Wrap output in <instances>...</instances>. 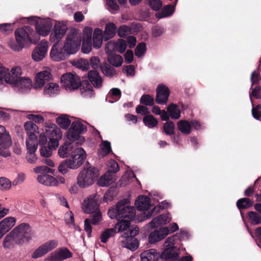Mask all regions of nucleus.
I'll list each match as a JSON object with an SVG mask.
<instances>
[{"mask_svg": "<svg viewBox=\"0 0 261 261\" xmlns=\"http://www.w3.org/2000/svg\"><path fill=\"white\" fill-rule=\"evenodd\" d=\"M37 181L47 186H55L58 184V180L55 177L46 174L38 175Z\"/></svg>", "mask_w": 261, "mask_h": 261, "instance_id": "nucleus-31", "label": "nucleus"}, {"mask_svg": "<svg viewBox=\"0 0 261 261\" xmlns=\"http://www.w3.org/2000/svg\"><path fill=\"white\" fill-rule=\"evenodd\" d=\"M155 102L159 105L167 104L170 95L169 89L164 84H160L156 89Z\"/></svg>", "mask_w": 261, "mask_h": 261, "instance_id": "nucleus-14", "label": "nucleus"}, {"mask_svg": "<svg viewBox=\"0 0 261 261\" xmlns=\"http://www.w3.org/2000/svg\"><path fill=\"white\" fill-rule=\"evenodd\" d=\"M118 211L117 203L115 207H112L108 211V215L111 219L115 218L117 219V220H120V216Z\"/></svg>", "mask_w": 261, "mask_h": 261, "instance_id": "nucleus-59", "label": "nucleus"}, {"mask_svg": "<svg viewBox=\"0 0 261 261\" xmlns=\"http://www.w3.org/2000/svg\"><path fill=\"white\" fill-rule=\"evenodd\" d=\"M121 237L125 239L122 241L124 247L131 250H135L138 248L139 242L137 238L129 236L127 232L121 234Z\"/></svg>", "mask_w": 261, "mask_h": 261, "instance_id": "nucleus-24", "label": "nucleus"}, {"mask_svg": "<svg viewBox=\"0 0 261 261\" xmlns=\"http://www.w3.org/2000/svg\"><path fill=\"white\" fill-rule=\"evenodd\" d=\"M131 28L126 25H121L117 30L118 35L121 38H125L131 33Z\"/></svg>", "mask_w": 261, "mask_h": 261, "instance_id": "nucleus-50", "label": "nucleus"}, {"mask_svg": "<svg viewBox=\"0 0 261 261\" xmlns=\"http://www.w3.org/2000/svg\"><path fill=\"white\" fill-rule=\"evenodd\" d=\"M24 127L28 136V141L30 142H38V136L39 135L38 127L31 121L26 122L24 124Z\"/></svg>", "mask_w": 261, "mask_h": 261, "instance_id": "nucleus-16", "label": "nucleus"}, {"mask_svg": "<svg viewBox=\"0 0 261 261\" xmlns=\"http://www.w3.org/2000/svg\"><path fill=\"white\" fill-rule=\"evenodd\" d=\"M140 102L145 106H152L154 105V98L149 94H143L140 98Z\"/></svg>", "mask_w": 261, "mask_h": 261, "instance_id": "nucleus-53", "label": "nucleus"}, {"mask_svg": "<svg viewBox=\"0 0 261 261\" xmlns=\"http://www.w3.org/2000/svg\"><path fill=\"white\" fill-rule=\"evenodd\" d=\"M72 146L71 143L65 142L63 145L60 147L58 150V154L62 158L67 156L71 153Z\"/></svg>", "mask_w": 261, "mask_h": 261, "instance_id": "nucleus-40", "label": "nucleus"}, {"mask_svg": "<svg viewBox=\"0 0 261 261\" xmlns=\"http://www.w3.org/2000/svg\"><path fill=\"white\" fill-rule=\"evenodd\" d=\"M252 204V201L247 198H241L237 203V206L239 209L247 208Z\"/></svg>", "mask_w": 261, "mask_h": 261, "instance_id": "nucleus-48", "label": "nucleus"}, {"mask_svg": "<svg viewBox=\"0 0 261 261\" xmlns=\"http://www.w3.org/2000/svg\"><path fill=\"white\" fill-rule=\"evenodd\" d=\"M56 123L63 129H66L71 124L70 120L65 115L58 117L56 119Z\"/></svg>", "mask_w": 261, "mask_h": 261, "instance_id": "nucleus-42", "label": "nucleus"}, {"mask_svg": "<svg viewBox=\"0 0 261 261\" xmlns=\"http://www.w3.org/2000/svg\"><path fill=\"white\" fill-rule=\"evenodd\" d=\"M175 7L172 5L165 6L161 12L158 14L157 17L159 18L171 16L174 12Z\"/></svg>", "mask_w": 261, "mask_h": 261, "instance_id": "nucleus-39", "label": "nucleus"}, {"mask_svg": "<svg viewBox=\"0 0 261 261\" xmlns=\"http://www.w3.org/2000/svg\"><path fill=\"white\" fill-rule=\"evenodd\" d=\"M131 220L121 219L120 220H117L118 222L117 223V225L118 226V232H124L123 234L125 232L128 233L127 231L130 226Z\"/></svg>", "mask_w": 261, "mask_h": 261, "instance_id": "nucleus-38", "label": "nucleus"}, {"mask_svg": "<svg viewBox=\"0 0 261 261\" xmlns=\"http://www.w3.org/2000/svg\"><path fill=\"white\" fill-rule=\"evenodd\" d=\"M31 83L32 81L30 79L20 76L14 86L19 87L21 89H28L31 86Z\"/></svg>", "mask_w": 261, "mask_h": 261, "instance_id": "nucleus-45", "label": "nucleus"}, {"mask_svg": "<svg viewBox=\"0 0 261 261\" xmlns=\"http://www.w3.org/2000/svg\"><path fill=\"white\" fill-rule=\"evenodd\" d=\"M68 169H72V167L69 165V162L67 159L62 162L58 167L59 171L62 174L67 173L68 171Z\"/></svg>", "mask_w": 261, "mask_h": 261, "instance_id": "nucleus-56", "label": "nucleus"}, {"mask_svg": "<svg viewBox=\"0 0 261 261\" xmlns=\"http://www.w3.org/2000/svg\"><path fill=\"white\" fill-rule=\"evenodd\" d=\"M178 129L182 134L188 135L191 133V125L187 120H181L177 123Z\"/></svg>", "mask_w": 261, "mask_h": 261, "instance_id": "nucleus-36", "label": "nucleus"}, {"mask_svg": "<svg viewBox=\"0 0 261 261\" xmlns=\"http://www.w3.org/2000/svg\"><path fill=\"white\" fill-rule=\"evenodd\" d=\"M112 151L111 143L108 141H102L100 154L102 157L108 155Z\"/></svg>", "mask_w": 261, "mask_h": 261, "instance_id": "nucleus-54", "label": "nucleus"}, {"mask_svg": "<svg viewBox=\"0 0 261 261\" xmlns=\"http://www.w3.org/2000/svg\"><path fill=\"white\" fill-rule=\"evenodd\" d=\"M167 110L172 119H178L180 118V111L176 105L170 103Z\"/></svg>", "mask_w": 261, "mask_h": 261, "instance_id": "nucleus-37", "label": "nucleus"}, {"mask_svg": "<svg viewBox=\"0 0 261 261\" xmlns=\"http://www.w3.org/2000/svg\"><path fill=\"white\" fill-rule=\"evenodd\" d=\"M61 83L66 89L76 90L82 86L85 92L93 91V87L88 81H81L80 77L75 73L68 72L63 74L61 77Z\"/></svg>", "mask_w": 261, "mask_h": 261, "instance_id": "nucleus-3", "label": "nucleus"}, {"mask_svg": "<svg viewBox=\"0 0 261 261\" xmlns=\"http://www.w3.org/2000/svg\"><path fill=\"white\" fill-rule=\"evenodd\" d=\"M117 32V27L113 22H109L106 24L103 34V38L105 41L113 38Z\"/></svg>", "mask_w": 261, "mask_h": 261, "instance_id": "nucleus-33", "label": "nucleus"}, {"mask_svg": "<svg viewBox=\"0 0 261 261\" xmlns=\"http://www.w3.org/2000/svg\"><path fill=\"white\" fill-rule=\"evenodd\" d=\"M128 200L123 199L118 202V208L120 219H133L135 218L136 210L134 207L126 205Z\"/></svg>", "mask_w": 261, "mask_h": 261, "instance_id": "nucleus-9", "label": "nucleus"}, {"mask_svg": "<svg viewBox=\"0 0 261 261\" xmlns=\"http://www.w3.org/2000/svg\"><path fill=\"white\" fill-rule=\"evenodd\" d=\"M77 67L83 70H88L89 69V62L86 59H80L77 62Z\"/></svg>", "mask_w": 261, "mask_h": 261, "instance_id": "nucleus-62", "label": "nucleus"}, {"mask_svg": "<svg viewBox=\"0 0 261 261\" xmlns=\"http://www.w3.org/2000/svg\"><path fill=\"white\" fill-rule=\"evenodd\" d=\"M72 256V253L67 248H60L50 256L51 261H62Z\"/></svg>", "mask_w": 261, "mask_h": 261, "instance_id": "nucleus-23", "label": "nucleus"}, {"mask_svg": "<svg viewBox=\"0 0 261 261\" xmlns=\"http://www.w3.org/2000/svg\"><path fill=\"white\" fill-rule=\"evenodd\" d=\"M12 144L10 134L6 130V128L0 125V147L4 149L8 148Z\"/></svg>", "mask_w": 261, "mask_h": 261, "instance_id": "nucleus-25", "label": "nucleus"}, {"mask_svg": "<svg viewBox=\"0 0 261 261\" xmlns=\"http://www.w3.org/2000/svg\"><path fill=\"white\" fill-rule=\"evenodd\" d=\"M26 146L27 149L26 159L29 163L35 164L37 160L35 152L38 148V142H30L27 140Z\"/></svg>", "mask_w": 261, "mask_h": 261, "instance_id": "nucleus-19", "label": "nucleus"}, {"mask_svg": "<svg viewBox=\"0 0 261 261\" xmlns=\"http://www.w3.org/2000/svg\"><path fill=\"white\" fill-rule=\"evenodd\" d=\"M15 222V219L11 217L3 219L0 222V234L3 236L14 225Z\"/></svg>", "mask_w": 261, "mask_h": 261, "instance_id": "nucleus-30", "label": "nucleus"}, {"mask_svg": "<svg viewBox=\"0 0 261 261\" xmlns=\"http://www.w3.org/2000/svg\"><path fill=\"white\" fill-rule=\"evenodd\" d=\"M70 154V156L67 160L72 169H76L81 166L86 158V152L81 147L75 148Z\"/></svg>", "mask_w": 261, "mask_h": 261, "instance_id": "nucleus-8", "label": "nucleus"}, {"mask_svg": "<svg viewBox=\"0 0 261 261\" xmlns=\"http://www.w3.org/2000/svg\"><path fill=\"white\" fill-rule=\"evenodd\" d=\"M34 171L36 173H51L54 174V170L51 169L46 166H38L34 169Z\"/></svg>", "mask_w": 261, "mask_h": 261, "instance_id": "nucleus-61", "label": "nucleus"}, {"mask_svg": "<svg viewBox=\"0 0 261 261\" xmlns=\"http://www.w3.org/2000/svg\"><path fill=\"white\" fill-rule=\"evenodd\" d=\"M89 62V66L94 69V70H96L98 68H101V63L99 58L98 57H92Z\"/></svg>", "mask_w": 261, "mask_h": 261, "instance_id": "nucleus-58", "label": "nucleus"}, {"mask_svg": "<svg viewBox=\"0 0 261 261\" xmlns=\"http://www.w3.org/2000/svg\"><path fill=\"white\" fill-rule=\"evenodd\" d=\"M91 46V38H84L82 46V51L85 54L89 53L92 49Z\"/></svg>", "mask_w": 261, "mask_h": 261, "instance_id": "nucleus-57", "label": "nucleus"}, {"mask_svg": "<svg viewBox=\"0 0 261 261\" xmlns=\"http://www.w3.org/2000/svg\"><path fill=\"white\" fill-rule=\"evenodd\" d=\"M103 39L102 31L99 28H96L94 31L93 36V47L96 48H99Z\"/></svg>", "mask_w": 261, "mask_h": 261, "instance_id": "nucleus-34", "label": "nucleus"}, {"mask_svg": "<svg viewBox=\"0 0 261 261\" xmlns=\"http://www.w3.org/2000/svg\"><path fill=\"white\" fill-rule=\"evenodd\" d=\"M175 129V126L173 122L171 121H168L164 124L163 131L167 135H174Z\"/></svg>", "mask_w": 261, "mask_h": 261, "instance_id": "nucleus-44", "label": "nucleus"}, {"mask_svg": "<svg viewBox=\"0 0 261 261\" xmlns=\"http://www.w3.org/2000/svg\"><path fill=\"white\" fill-rule=\"evenodd\" d=\"M59 90V86L57 84L49 83L44 87V94L54 95L57 94Z\"/></svg>", "mask_w": 261, "mask_h": 261, "instance_id": "nucleus-41", "label": "nucleus"}, {"mask_svg": "<svg viewBox=\"0 0 261 261\" xmlns=\"http://www.w3.org/2000/svg\"><path fill=\"white\" fill-rule=\"evenodd\" d=\"M171 221V218L168 216V214H163L159 215L156 218H154L149 223V225L151 227L154 228L157 227L160 225H165L170 222Z\"/></svg>", "mask_w": 261, "mask_h": 261, "instance_id": "nucleus-32", "label": "nucleus"}, {"mask_svg": "<svg viewBox=\"0 0 261 261\" xmlns=\"http://www.w3.org/2000/svg\"><path fill=\"white\" fill-rule=\"evenodd\" d=\"M248 216L252 224L257 225L261 223V217L256 212H250L248 214Z\"/></svg>", "mask_w": 261, "mask_h": 261, "instance_id": "nucleus-55", "label": "nucleus"}, {"mask_svg": "<svg viewBox=\"0 0 261 261\" xmlns=\"http://www.w3.org/2000/svg\"><path fill=\"white\" fill-rule=\"evenodd\" d=\"M70 55L68 51L63 47H59L58 43H55L50 50V56L56 61L65 60Z\"/></svg>", "mask_w": 261, "mask_h": 261, "instance_id": "nucleus-15", "label": "nucleus"}, {"mask_svg": "<svg viewBox=\"0 0 261 261\" xmlns=\"http://www.w3.org/2000/svg\"><path fill=\"white\" fill-rule=\"evenodd\" d=\"M102 220L101 213L99 212L91 214L88 218L84 221V229L87 233L88 237H90L92 227L91 224L96 225Z\"/></svg>", "mask_w": 261, "mask_h": 261, "instance_id": "nucleus-17", "label": "nucleus"}, {"mask_svg": "<svg viewBox=\"0 0 261 261\" xmlns=\"http://www.w3.org/2000/svg\"><path fill=\"white\" fill-rule=\"evenodd\" d=\"M116 51L120 54L124 53L127 48L126 41L123 39H119L116 41Z\"/></svg>", "mask_w": 261, "mask_h": 261, "instance_id": "nucleus-49", "label": "nucleus"}, {"mask_svg": "<svg viewBox=\"0 0 261 261\" xmlns=\"http://www.w3.org/2000/svg\"><path fill=\"white\" fill-rule=\"evenodd\" d=\"M58 245L57 240H50L40 246L32 254V257L37 258L40 257L54 248H56Z\"/></svg>", "mask_w": 261, "mask_h": 261, "instance_id": "nucleus-10", "label": "nucleus"}, {"mask_svg": "<svg viewBox=\"0 0 261 261\" xmlns=\"http://www.w3.org/2000/svg\"><path fill=\"white\" fill-rule=\"evenodd\" d=\"M21 74V69L19 67L13 68L11 72H8L5 79V82L15 86Z\"/></svg>", "mask_w": 261, "mask_h": 261, "instance_id": "nucleus-26", "label": "nucleus"}, {"mask_svg": "<svg viewBox=\"0 0 261 261\" xmlns=\"http://www.w3.org/2000/svg\"><path fill=\"white\" fill-rule=\"evenodd\" d=\"M88 78L89 83L96 88H99L101 87L102 80L100 76L99 73L97 70H91L88 73Z\"/></svg>", "mask_w": 261, "mask_h": 261, "instance_id": "nucleus-27", "label": "nucleus"}, {"mask_svg": "<svg viewBox=\"0 0 261 261\" xmlns=\"http://www.w3.org/2000/svg\"><path fill=\"white\" fill-rule=\"evenodd\" d=\"M149 5L152 10L158 11L161 8L162 3L160 0H149Z\"/></svg>", "mask_w": 261, "mask_h": 261, "instance_id": "nucleus-64", "label": "nucleus"}, {"mask_svg": "<svg viewBox=\"0 0 261 261\" xmlns=\"http://www.w3.org/2000/svg\"><path fill=\"white\" fill-rule=\"evenodd\" d=\"M32 236L30 225L28 223H21L5 237L3 246L5 248H11L15 244H22L30 241Z\"/></svg>", "mask_w": 261, "mask_h": 261, "instance_id": "nucleus-2", "label": "nucleus"}, {"mask_svg": "<svg viewBox=\"0 0 261 261\" xmlns=\"http://www.w3.org/2000/svg\"><path fill=\"white\" fill-rule=\"evenodd\" d=\"M81 41V34L75 29H73L67 34L64 44V48L69 54H75L79 50Z\"/></svg>", "mask_w": 261, "mask_h": 261, "instance_id": "nucleus-5", "label": "nucleus"}, {"mask_svg": "<svg viewBox=\"0 0 261 261\" xmlns=\"http://www.w3.org/2000/svg\"><path fill=\"white\" fill-rule=\"evenodd\" d=\"M85 130L86 131V127L83 124L79 121H73L67 132V138L71 141L80 140V141L84 142L85 138L80 136V135Z\"/></svg>", "mask_w": 261, "mask_h": 261, "instance_id": "nucleus-7", "label": "nucleus"}, {"mask_svg": "<svg viewBox=\"0 0 261 261\" xmlns=\"http://www.w3.org/2000/svg\"><path fill=\"white\" fill-rule=\"evenodd\" d=\"M160 256V253L154 249L144 251L140 254L141 261H157Z\"/></svg>", "mask_w": 261, "mask_h": 261, "instance_id": "nucleus-28", "label": "nucleus"}, {"mask_svg": "<svg viewBox=\"0 0 261 261\" xmlns=\"http://www.w3.org/2000/svg\"><path fill=\"white\" fill-rule=\"evenodd\" d=\"M67 30L66 24L61 22L56 23L50 35V41L54 43H58L65 34Z\"/></svg>", "mask_w": 261, "mask_h": 261, "instance_id": "nucleus-12", "label": "nucleus"}, {"mask_svg": "<svg viewBox=\"0 0 261 261\" xmlns=\"http://www.w3.org/2000/svg\"><path fill=\"white\" fill-rule=\"evenodd\" d=\"M28 118L33 122L38 124L43 123L44 121V117L40 115L29 114L28 115Z\"/></svg>", "mask_w": 261, "mask_h": 261, "instance_id": "nucleus-63", "label": "nucleus"}, {"mask_svg": "<svg viewBox=\"0 0 261 261\" xmlns=\"http://www.w3.org/2000/svg\"><path fill=\"white\" fill-rule=\"evenodd\" d=\"M11 187V182L10 180L6 177H0V189L7 190Z\"/></svg>", "mask_w": 261, "mask_h": 261, "instance_id": "nucleus-60", "label": "nucleus"}, {"mask_svg": "<svg viewBox=\"0 0 261 261\" xmlns=\"http://www.w3.org/2000/svg\"><path fill=\"white\" fill-rule=\"evenodd\" d=\"M51 133L48 137V147L52 150H55L59 146V140L62 138V134L59 128H57L49 130Z\"/></svg>", "mask_w": 261, "mask_h": 261, "instance_id": "nucleus-20", "label": "nucleus"}, {"mask_svg": "<svg viewBox=\"0 0 261 261\" xmlns=\"http://www.w3.org/2000/svg\"><path fill=\"white\" fill-rule=\"evenodd\" d=\"M14 34L16 41L10 40L8 44L9 47L14 51H19L31 44H36L39 39L33 29L28 25L16 29Z\"/></svg>", "mask_w": 261, "mask_h": 261, "instance_id": "nucleus-1", "label": "nucleus"}, {"mask_svg": "<svg viewBox=\"0 0 261 261\" xmlns=\"http://www.w3.org/2000/svg\"><path fill=\"white\" fill-rule=\"evenodd\" d=\"M110 64L115 67H119L122 65L123 59L120 55H113L110 56L108 59Z\"/></svg>", "mask_w": 261, "mask_h": 261, "instance_id": "nucleus-47", "label": "nucleus"}, {"mask_svg": "<svg viewBox=\"0 0 261 261\" xmlns=\"http://www.w3.org/2000/svg\"><path fill=\"white\" fill-rule=\"evenodd\" d=\"M168 234V227L160 228L159 230H155L150 233L148 237V241L150 243H155L164 239Z\"/></svg>", "mask_w": 261, "mask_h": 261, "instance_id": "nucleus-21", "label": "nucleus"}, {"mask_svg": "<svg viewBox=\"0 0 261 261\" xmlns=\"http://www.w3.org/2000/svg\"><path fill=\"white\" fill-rule=\"evenodd\" d=\"M48 48L47 41L42 40L34 49L32 54V59L35 61H40L45 57Z\"/></svg>", "mask_w": 261, "mask_h": 261, "instance_id": "nucleus-11", "label": "nucleus"}, {"mask_svg": "<svg viewBox=\"0 0 261 261\" xmlns=\"http://www.w3.org/2000/svg\"><path fill=\"white\" fill-rule=\"evenodd\" d=\"M116 233V230L114 228H108L105 230L100 236L101 242L106 243L108 239L113 237Z\"/></svg>", "mask_w": 261, "mask_h": 261, "instance_id": "nucleus-46", "label": "nucleus"}, {"mask_svg": "<svg viewBox=\"0 0 261 261\" xmlns=\"http://www.w3.org/2000/svg\"><path fill=\"white\" fill-rule=\"evenodd\" d=\"M98 175V171L95 167H90L81 171L77 177V184L81 188L92 185L94 180Z\"/></svg>", "mask_w": 261, "mask_h": 261, "instance_id": "nucleus-4", "label": "nucleus"}, {"mask_svg": "<svg viewBox=\"0 0 261 261\" xmlns=\"http://www.w3.org/2000/svg\"><path fill=\"white\" fill-rule=\"evenodd\" d=\"M109 164V168L106 172H109L114 177L115 174L119 170V166L115 160H111Z\"/></svg>", "mask_w": 261, "mask_h": 261, "instance_id": "nucleus-51", "label": "nucleus"}, {"mask_svg": "<svg viewBox=\"0 0 261 261\" xmlns=\"http://www.w3.org/2000/svg\"><path fill=\"white\" fill-rule=\"evenodd\" d=\"M146 50V45L144 42L139 43L135 49V55L138 57H142Z\"/></svg>", "mask_w": 261, "mask_h": 261, "instance_id": "nucleus-52", "label": "nucleus"}, {"mask_svg": "<svg viewBox=\"0 0 261 261\" xmlns=\"http://www.w3.org/2000/svg\"><path fill=\"white\" fill-rule=\"evenodd\" d=\"M84 212L87 214H94L96 213H100L98 201L95 199V196H90L85 199L82 204Z\"/></svg>", "mask_w": 261, "mask_h": 261, "instance_id": "nucleus-13", "label": "nucleus"}, {"mask_svg": "<svg viewBox=\"0 0 261 261\" xmlns=\"http://www.w3.org/2000/svg\"><path fill=\"white\" fill-rule=\"evenodd\" d=\"M135 205L138 211H144V215L146 219L150 218L153 213H158L160 207L154 206L150 208L152 206L150 204V198L145 195H140L138 197L135 201Z\"/></svg>", "mask_w": 261, "mask_h": 261, "instance_id": "nucleus-6", "label": "nucleus"}, {"mask_svg": "<svg viewBox=\"0 0 261 261\" xmlns=\"http://www.w3.org/2000/svg\"><path fill=\"white\" fill-rule=\"evenodd\" d=\"M160 256V258L164 259H172L176 260L178 257V254L175 247L170 246L169 247H164Z\"/></svg>", "mask_w": 261, "mask_h": 261, "instance_id": "nucleus-29", "label": "nucleus"}, {"mask_svg": "<svg viewBox=\"0 0 261 261\" xmlns=\"http://www.w3.org/2000/svg\"><path fill=\"white\" fill-rule=\"evenodd\" d=\"M143 121L149 128L155 127L158 123V120L152 115H146L143 117Z\"/></svg>", "mask_w": 261, "mask_h": 261, "instance_id": "nucleus-43", "label": "nucleus"}, {"mask_svg": "<svg viewBox=\"0 0 261 261\" xmlns=\"http://www.w3.org/2000/svg\"><path fill=\"white\" fill-rule=\"evenodd\" d=\"M115 181V178L109 172H106L98 180L97 184L101 187L108 186Z\"/></svg>", "mask_w": 261, "mask_h": 261, "instance_id": "nucleus-35", "label": "nucleus"}, {"mask_svg": "<svg viewBox=\"0 0 261 261\" xmlns=\"http://www.w3.org/2000/svg\"><path fill=\"white\" fill-rule=\"evenodd\" d=\"M51 79L50 72L46 70L40 72L36 75L35 86L36 88H40Z\"/></svg>", "mask_w": 261, "mask_h": 261, "instance_id": "nucleus-22", "label": "nucleus"}, {"mask_svg": "<svg viewBox=\"0 0 261 261\" xmlns=\"http://www.w3.org/2000/svg\"><path fill=\"white\" fill-rule=\"evenodd\" d=\"M52 26L50 19L43 20L36 23L35 28L38 35L46 36L50 32Z\"/></svg>", "mask_w": 261, "mask_h": 261, "instance_id": "nucleus-18", "label": "nucleus"}]
</instances>
